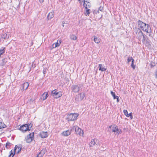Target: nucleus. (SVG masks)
Wrapping results in <instances>:
<instances>
[{
    "label": "nucleus",
    "mask_w": 157,
    "mask_h": 157,
    "mask_svg": "<svg viewBox=\"0 0 157 157\" xmlns=\"http://www.w3.org/2000/svg\"><path fill=\"white\" fill-rule=\"evenodd\" d=\"M137 23L138 27H140L144 32L148 33H150L151 32V27L149 25L146 24L140 20H139Z\"/></svg>",
    "instance_id": "f257e3e1"
},
{
    "label": "nucleus",
    "mask_w": 157,
    "mask_h": 157,
    "mask_svg": "<svg viewBox=\"0 0 157 157\" xmlns=\"http://www.w3.org/2000/svg\"><path fill=\"white\" fill-rule=\"evenodd\" d=\"M21 148L20 147L16 145L14 151H13L12 150H11L10 151V154L8 157H13L15 152H16L17 154L18 153L21 151Z\"/></svg>",
    "instance_id": "f03ea898"
},
{
    "label": "nucleus",
    "mask_w": 157,
    "mask_h": 157,
    "mask_svg": "<svg viewBox=\"0 0 157 157\" xmlns=\"http://www.w3.org/2000/svg\"><path fill=\"white\" fill-rule=\"evenodd\" d=\"M71 130H75L76 134L79 135L80 136H82L83 135V131L77 126H74L72 127H71Z\"/></svg>",
    "instance_id": "7ed1b4c3"
},
{
    "label": "nucleus",
    "mask_w": 157,
    "mask_h": 157,
    "mask_svg": "<svg viewBox=\"0 0 157 157\" xmlns=\"http://www.w3.org/2000/svg\"><path fill=\"white\" fill-rule=\"evenodd\" d=\"M78 115L76 113H71L67 115V120L69 121H74L77 119Z\"/></svg>",
    "instance_id": "20e7f679"
},
{
    "label": "nucleus",
    "mask_w": 157,
    "mask_h": 157,
    "mask_svg": "<svg viewBox=\"0 0 157 157\" xmlns=\"http://www.w3.org/2000/svg\"><path fill=\"white\" fill-rule=\"evenodd\" d=\"M112 128V132H114L117 135H119L120 133V132H121V130L118 129L117 126L115 125H114L113 126L112 125L110 126L109 127V129H111Z\"/></svg>",
    "instance_id": "39448f33"
},
{
    "label": "nucleus",
    "mask_w": 157,
    "mask_h": 157,
    "mask_svg": "<svg viewBox=\"0 0 157 157\" xmlns=\"http://www.w3.org/2000/svg\"><path fill=\"white\" fill-rule=\"evenodd\" d=\"M52 94L53 96L56 98L60 97L62 94L61 92H57V90H56L52 91Z\"/></svg>",
    "instance_id": "423d86ee"
},
{
    "label": "nucleus",
    "mask_w": 157,
    "mask_h": 157,
    "mask_svg": "<svg viewBox=\"0 0 157 157\" xmlns=\"http://www.w3.org/2000/svg\"><path fill=\"white\" fill-rule=\"evenodd\" d=\"M85 96V94L84 93H80L76 96L75 100L76 102L82 100Z\"/></svg>",
    "instance_id": "0eeeda50"
},
{
    "label": "nucleus",
    "mask_w": 157,
    "mask_h": 157,
    "mask_svg": "<svg viewBox=\"0 0 157 157\" xmlns=\"http://www.w3.org/2000/svg\"><path fill=\"white\" fill-rule=\"evenodd\" d=\"M34 133H32L29 134L25 138L26 140L27 143H29L32 142L33 138Z\"/></svg>",
    "instance_id": "6e6552de"
},
{
    "label": "nucleus",
    "mask_w": 157,
    "mask_h": 157,
    "mask_svg": "<svg viewBox=\"0 0 157 157\" xmlns=\"http://www.w3.org/2000/svg\"><path fill=\"white\" fill-rule=\"evenodd\" d=\"M95 144L99 145V140L97 139H92L90 144V147H93Z\"/></svg>",
    "instance_id": "1a4fd4ad"
},
{
    "label": "nucleus",
    "mask_w": 157,
    "mask_h": 157,
    "mask_svg": "<svg viewBox=\"0 0 157 157\" xmlns=\"http://www.w3.org/2000/svg\"><path fill=\"white\" fill-rule=\"evenodd\" d=\"M81 86L80 85H73L71 87V90L75 93L78 92L79 90V88Z\"/></svg>",
    "instance_id": "9d476101"
},
{
    "label": "nucleus",
    "mask_w": 157,
    "mask_h": 157,
    "mask_svg": "<svg viewBox=\"0 0 157 157\" xmlns=\"http://www.w3.org/2000/svg\"><path fill=\"white\" fill-rule=\"evenodd\" d=\"M20 130L23 132H25L27 130H29V125L28 124L23 125L20 127Z\"/></svg>",
    "instance_id": "9b49d317"
},
{
    "label": "nucleus",
    "mask_w": 157,
    "mask_h": 157,
    "mask_svg": "<svg viewBox=\"0 0 157 157\" xmlns=\"http://www.w3.org/2000/svg\"><path fill=\"white\" fill-rule=\"evenodd\" d=\"M136 33L137 34L136 37L139 40H141L142 39V37L144 36L143 32L141 30H137Z\"/></svg>",
    "instance_id": "f8f14e48"
},
{
    "label": "nucleus",
    "mask_w": 157,
    "mask_h": 157,
    "mask_svg": "<svg viewBox=\"0 0 157 157\" xmlns=\"http://www.w3.org/2000/svg\"><path fill=\"white\" fill-rule=\"evenodd\" d=\"M70 129H68L66 131H63L62 133V135L64 136H67L70 135L71 133V132L73 130H71V127H70Z\"/></svg>",
    "instance_id": "ddd939ff"
},
{
    "label": "nucleus",
    "mask_w": 157,
    "mask_h": 157,
    "mask_svg": "<svg viewBox=\"0 0 157 157\" xmlns=\"http://www.w3.org/2000/svg\"><path fill=\"white\" fill-rule=\"evenodd\" d=\"M40 136L43 138H46L48 136V133L47 132H42L40 133Z\"/></svg>",
    "instance_id": "4468645a"
},
{
    "label": "nucleus",
    "mask_w": 157,
    "mask_h": 157,
    "mask_svg": "<svg viewBox=\"0 0 157 157\" xmlns=\"http://www.w3.org/2000/svg\"><path fill=\"white\" fill-rule=\"evenodd\" d=\"M54 11L51 12L50 13H49L47 16V17L48 20L51 19L54 16Z\"/></svg>",
    "instance_id": "2eb2a0df"
},
{
    "label": "nucleus",
    "mask_w": 157,
    "mask_h": 157,
    "mask_svg": "<svg viewBox=\"0 0 157 157\" xmlns=\"http://www.w3.org/2000/svg\"><path fill=\"white\" fill-rule=\"evenodd\" d=\"M111 94L113 96V99H117V102H119V97L115 95V93L113 92L112 91H111Z\"/></svg>",
    "instance_id": "dca6fc26"
},
{
    "label": "nucleus",
    "mask_w": 157,
    "mask_h": 157,
    "mask_svg": "<svg viewBox=\"0 0 157 157\" xmlns=\"http://www.w3.org/2000/svg\"><path fill=\"white\" fill-rule=\"evenodd\" d=\"M29 86V83L28 82H25L22 85L23 88L24 90H26Z\"/></svg>",
    "instance_id": "f3484780"
},
{
    "label": "nucleus",
    "mask_w": 157,
    "mask_h": 157,
    "mask_svg": "<svg viewBox=\"0 0 157 157\" xmlns=\"http://www.w3.org/2000/svg\"><path fill=\"white\" fill-rule=\"evenodd\" d=\"M98 67L99 68V70L101 71H105L106 70V68H105L103 67L102 64H100L98 65Z\"/></svg>",
    "instance_id": "a211bd4d"
},
{
    "label": "nucleus",
    "mask_w": 157,
    "mask_h": 157,
    "mask_svg": "<svg viewBox=\"0 0 157 157\" xmlns=\"http://www.w3.org/2000/svg\"><path fill=\"white\" fill-rule=\"evenodd\" d=\"M46 151L45 148L43 149L39 153V154L40 155V157H42L43 155L45 154Z\"/></svg>",
    "instance_id": "6ab92c4d"
},
{
    "label": "nucleus",
    "mask_w": 157,
    "mask_h": 157,
    "mask_svg": "<svg viewBox=\"0 0 157 157\" xmlns=\"http://www.w3.org/2000/svg\"><path fill=\"white\" fill-rule=\"evenodd\" d=\"M48 96V94L47 92H46L44 93L42 95L43 100H45Z\"/></svg>",
    "instance_id": "aec40b11"
},
{
    "label": "nucleus",
    "mask_w": 157,
    "mask_h": 157,
    "mask_svg": "<svg viewBox=\"0 0 157 157\" xmlns=\"http://www.w3.org/2000/svg\"><path fill=\"white\" fill-rule=\"evenodd\" d=\"M9 35H7V34L5 33L2 36V37L4 39H7L9 37Z\"/></svg>",
    "instance_id": "412c9836"
},
{
    "label": "nucleus",
    "mask_w": 157,
    "mask_h": 157,
    "mask_svg": "<svg viewBox=\"0 0 157 157\" xmlns=\"http://www.w3.org/2000/svg\"><path fill=\"white\" fill-rule=\"evenodd\" d=\"M7 59H3L1 63V65L2 66L5 65L7 62Z\"/></svg>",
    "instance_id": "4be33fe9"
},
{
    "label": "nucleus",
    "mask_w": 157,
    "mask_h": 157,
    "mask_svg": "<svg viewBox=\"0 0 157 157\" xmlns=\"http://www.w3.org/2000/svg\"><path fill=\"white\" fill-rule=\"evenodd\" d=\"M94 41L96 43L98 44L100 42V40L98 39L96 36H94Z\"/></svg>",
    "instance_id": "5701e85b"
},
{
    "label": "nucleus",
    "mask_w": 157,
    "mask_h": 157,
    "mask_svg": "<svg viewBox=\"0 0 157 157\" xmlns=\"http://www.w3.org/2000/svg\"><path fill=\"white\" fill-rule=\"evenodd\" d=\"M6 127V126L3 122H0V129L4 128Z\"/></svg>",
    "instance_id": "b1692460"
},
{
    "label": "nucleus",
    "mask_w": 157,
    "mask_h": 157,
    "mask_svg": "<svg viewBox=\"0 0 157 157\" xmlns=\"http://www.w3.org/2000/svg\"><path fill=\"white\" fill-rule=\"evenodd\" d=\"M70 38L71 39L75 40L77 39V37L74 34L71 35L70 36Z\"/></svg>",
    "instance_id": "393cba45"
},
{
    "label": "nucleus",
    "mask_w": 157,
    "mask_h": 157,
    "mask_svg": "<svg viewBox=\"0 0 157 157\" xmlns=\"http://www.w3.org/2000/svg\"><path fill=\"white\" fill-rule=\"evenodd\" d=\"M12 145V144L9 142H7L6 144V147L8 149Z\"/></svg>",
    "instance_id": "a878e982"
},
{
    "label": "nucleus",
    "mask_w": 157,
    "mask_h": 157,
    "mask_svg": "<svg viewBox=\"0 0 157 157\" xmlns=\"http://www.w3.org/2000/svg\"><path fill=\"white\" fill-rule=\"evenodd\" d=\"M134 59H133L132 61V63L131 65V67L133 68V69H135V68L136 66L134 65Z\"/></svg>",
    "instance_id": "bb28decb"
},
{
    "label": "nucleus",
    "mask_w": 157,
    "mask_h": 157,
    "mask_svg": "<svg viewBox=\"0 0 157 157\" xmlns=\"http://www.w3.org/2000/svg\"><path fill=\"white\" fill-rule=\"evenodd\" d=\"M60 45V44L58 42H56V43H54L53 44V48H56L58 46H59Z\"/></svg>",
    "instance_id": "cd10ccee"
},
{
    "label": "nucleus",
    "mask_w": 157,
    "mask_h": 157,
    "mask_svg": "<svg viewBox=\"0 0 157 157\" xmlns=\"http://www.w3.org/2000/svg\"><path fill=\"white\" fill-rule=\"evenodd\" d=\"M133 59H132V57H128V58L127 59L128 63L131 61H132V60Z\"/></svg>",
    "instance_id": "c85d7f7f"
},
{
    "label": "nucleus",
    "mask_w": 157,
    "mask_h": 157,
    "mask_svg": "<svg viewBox=\"0 0 157 157\" xmlns=\"http://www.w3.org/2000/svg\"><path fill=\"white\" fill-rule=\"evenodd\" d=\"M129 116L130 117L131 119H132L133 118V116H132V113H130L129 114H128V115L127 116V117H128Z\"/></svg>",
    "instance_id": "c756f323"
},
{
    "label": "nucleus",
    "mask_w": 157,
    "mask_h": 157,
    "mask_svg": "<svg viewBox=\"0 0 157 157\" xmlns=\"http://www.w3.org/2000/svg\"><path fill=\"white\" fill-rule=\"evenodd\" d=\"M90 10L88 9V10H86V12L85 13V14L86 15H87L88 16L89 15V14H90Z\"/></svg>",
    "instance_id": "7c9ffc66"
},
{
    "label": "nucleus",
    "mask_w": 157,
    "mask_h": 157,
    "mask_svg": "<svg viewBox=\"0 0 157 157\" xmlns=\"http://www.w3.org/2000/svg\"><path fill=\"white\" fill-rule=\"evenodd\" d=\"M123 112L124 114L127 117V116L128 115V113L126 110L124 109L123 110Z\"/></svg>",
    "instance_id": "2f4dec72"
},
{
    "label": "nucleus",
    "mask_w": 157,
    "mask_h": 157,
    "mask_svg": "<svg viewBox=\"0 0 157 157\" xmlns=\"http://www.w3.org/2000/svg\"><path fill=\"white\" fill-rule=\"evenodd\" d=\"M143 42L145 40H147V37L145 36H143Z\"/></svg>",
    "instance_id": "473e14b6"
},
{
    "label": "nucleus",
    "mask_w": 157,
    "mask_h": 157,
    "mask_svg": "<svg viewBox=\"0 0 157 157\" xmlns=\"http://www.w3.org/2000/svg\"><path fill=\"white\" fill-rule=\"evenodd\" d=\"M46 72H47L46 69L45 68L43 70V73L44 74H45V73H46Z\"/></svg>",
    "instance_id": "72a5a7b5"
},
{
    "label": "nucleus",
    "mask_w": 157,
    "mask_h": 157,
    "mask_svg": "<svg viewBox=\"0 0 157 157\" xmlns=\"http://www.w3.org/2000/svg\"><path fill=\"white\" fill-rule=\"evenodd\" d=\"M155 65V63H151V65L152 66V67H153Z\"/></svg>",
    "instance_id": "f704fd0d"
},
{
    "label": "nucleus",
    "mask_w": 157,
    "mask_h": 157,
    "mask_svg": "<svg viewBox=\"0 0 157 157\" xmlns=\"http://www.w3.org/2000/svg\"><path fill=\"white\" fill-rule=\"evenodd\" d=\"M65 23V22L64 21H63L62 23V25L63 27H64V24Z\"/></svg>",
    "instance_id": "c9c22d12"
},
{
    "label": "nucleus",
    "mask_w": 157,
    "mask_h": 157,
    "mask_svg": "<svg viewBox=\"0 0 157 157\" xmlns=\"http://www.w3.org/2000/svg\"><path fill=\"white\" fill-rule=\"evenodd\" d=\"M103 10V8L102 7H100V8H99V10L101 11L102 10Z\"/></svg>",
    "instance_id": "e433bc0d"
},
{
    "label": "nucleus",
    "mask_w": 157,
    "mask_h": 157,
    "mask_svg": "<svg viewBox=\"0 0 157 157\" xmlns=\"http://www.w3.org/2000/svg\"><path fill=\"white\" fill-rule=\"evenodd\" d=\"M39 1L40 3H42L44 2V0H39Z\"/></svg>",
    "instance_id": "4c0bfd02"
},
{
    "label": "nucleus",
    "mask_w": 157,
    "mask_h": 157,
    "mask_svg": "<svg viewBox=\"0 0 157 157\" xmlns=\"http://www.w3.org/2000/svg\"><path fill=\"white\" fill-rule=\"evenodd\" d=\"M155 78H157V71L155 73Z\"/></svg>",
    "instance_id": "58836bf2"
},
{
    "label": "nucleus",
    "mask_w": 157,
    "mask_h": 157,
    "mask_svg": "<svg viewBox=\"0 0 157 157\" xmlns=\"http://www.w3.org/2000/svg\"><path fill=\"white\" fill-rule=\"evenodd\" d=\"M40 154H39L37 155V156H36V157H40Z\"/></svg>",
    "instance_id": "ea45409f"
},
{
    "label": "nucleus",
    "mask_w": 157,
    "mask_h": 157,
    "mask_svg": "<svg viewBox=\"0 0 157 157\" xmlns=\"http://www.w3.org/2000/svg\"><path fill=\"white\" fill-rule=\"evenodd\" d=\"M82 2H83L84 3L85 2V0H81Z\"/></svg>",
    "instance_id": "a19ab883"
}]
</instances>
